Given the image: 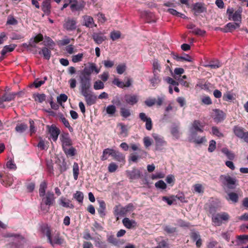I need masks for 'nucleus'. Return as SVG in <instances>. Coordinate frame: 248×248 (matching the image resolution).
Masks as SVG:
<instances>
[{
  "label": "nucleus",
  "mask_w": 248,
  "mask_h": 248,
  "mask_svg": "<svg viewBox=\"0 0 248 248\" xmlns=\"http://www.w3.org/2000/svg\"><path fill=\"white\" fill-rule=\"evenodd\" d=\"M42 202L40 203L41 210L44 213L48 212L50 207L55 202V197L52 192L47 191L46 195L41 197Z\"/></svg>",
  "instance_id": "f257e3e1"
},
{
  "label": "nucleus",
  "mask_w": 248,
  "mask_h": 248,
  "mask_svg": "<svg viewBox=\"0 0 248 248\" xmlns=\"http://www.w3.org/2000/svg\"><path fill=\"white\" fill-rule=\"evenodd\" d=\"M219 180L223 186L229 189H234L237 186V180L235 177H232L229 175H221Z\"/></svg>",
  "instance_id": "f03ea898"
},
{
  "label": "nucleus",
  "mask_w": 248,
  "mask_h": 248,
  "mask_svg": "<svg viewBox=\"0 0 248 248\" xmlns=\"http://www.w3.org/2000/svg\"><path fill=\"white\" fill-rule=\"evenodd\" d=\"M100 69L98 68L95 63L93 62L89 63L88 66L84 68L81 71L80 76H84L86 78H91V75L94 72L96 74H98Z\"/></svg>",
  "instance_id": "7ed1b4c3"
},
{
  "label": "nucleus",
  "mask_w": 248,
  "mask_h": 248,
  "mask_svg": "<svg viewBox=\"0 0 248 248\" xmlns=\"http://www.w3.org/2000/svg\"><path fill=\"white\" fill-rule=\"evenodd\" d=\"M91 78H86L84 76H79L80 91L81 93L88 92L90 89L91 83Z\"/></svg>",
  "instance_id": "20e7f679"
},
{
  "label": "nucleus",
  "mask_w": 248,
  "mask_h": 248,
  "mask_svg": "<svg viewBox=\"0 0 248 248\" xmlns=\"http://www.w3.org/2000/svg\"><path fill=\"white\" fill-rule=\"evenodd\" d=\"M229 219V215L226 212L217 214L212 217V221L215 226H220L223 221H227Z\"/></svg>",
  "instance_id": "39448f33"
},
{
  "label": "nucleus",
  "mask_w": 248,
  "mask_h": 248,
  "mask_svg": "<svg viewBox=\"0 0 248 248\" xmlns=\"http://www.w3.org/2000/svg\"><path fill=\"white\" fill-rule=\"evenodd\" d=\"M47 240L52 247H54L55 245H62L65 243L64 239L60 236L59 233H56L52 236H51Z\"/></svg>",
  "instance_id": "423d86ee"
},
{
  "label": "nucleus",
  "mask_w": 248,
  "mask_h": 248,
  "mask_svg": "<svg viewBox=\"0 0 248 248\" xmlns=\"http://www.w3.org/2000/svg\"><path fill=\"white\" fill-rule=\"evenodd\" d=\"M81 94L84 97L87 105L91 106L96 103L97 97L92 92L89 93L87 92Z\"/></svg>",
  "instance_id": "0eeeda50"
},
{
  "label": "nucleus",
  "mask_w": 248,
  "mask_h": 248,
  "mask_svg": "<svg viewBox=\"0 0 248 248\" xmlns=\"http://www.w3.org/2000/svg\"><path fill=\"white\" fill-rule=\"evenodd\" d=\"M92 38L95 44L100 45L107 39L104 33L101 31L94 32L92 34Z\"/></svg>",
  "instance_id": "6e6552de"
},
{
  "label": "nucleus",
  "mask_w": 248,
  "mask_h": 248,
  "mask_svg": "<svg viewBox=\"0 0 248 248\" xmlns=\"http://www.w3.org/2000/svg\"><path fill=\"white\" fill-rule=\"evenodd\" d=\"M203 125L202 124L199 120H195L191 126L190 128V132H192V136H194V132H199L200 133L203 132Z\"/></svg>",
  "instance_id": "1a4fd4ad"
},
{
  "label": "nucleus",
  "mask_w": 248,
  "mask_h": 248,
  "mask_svg": "<svg viewBox=\"0 0 248 248\" xmlns=\"http://www.w3.org/2000/svg\"><path fill=\"white\" fill-rule=\"evenodd\" d=\"M46 127L52 140L54 141H56L60 133V130L55 125L53 124L50 126L47 125Z\"/></svg>",
  "instance_id": "9d476101"
},
{
  "label": "nucleus",
  "mask_w": 248,
  "mask_h": 248,
  "mask_svg": "<svg viewBox=\"0 0 248 248\" xmlns=\"http://www.w3.org/2000/svg\"><path fill=\"white\" fill-rule=\"evenodd\" d=\"M198 132H194V136H192V132H190L189 135V140L190 142H194L197 144H200L206 141L205 137H200L198 136Z\"/></svg>",
  "instance_id": "9b49d317"
},
{
  "label": "nucleus",
  "mask_w": 248,
  "mask_h": 248,
  "mask_svg": "<svg viewBox=\"0 0 248 248\" xmlns=\"http://www.w3.org/2000/svg\"><path fill=\"white\" fill-rule=\"evenodd\" d=\"M77 22L75 20L71 18H67L65 20L63 24V28L67 31H72L76 29Z\"/></svg>",
  "instance_id": "f8f14e48"
},
{
  "label": "nucleus",
  "mask_w": 248,
  "mask_h": 248,
  "mask_svg": "<svg viewBox=\"0 0 248 248\" xmlns=\"http://www.w3.org/2000/svg\"><path fill=\"white\" fill-rule=\"evenodd\" d=\"M139 117L140 120L145 122V127L148 130H151L152 128V122L151 118L148 117L145 113L141 112L139 114Z\"/></svg>",
  "instance_id": "ddd939ff"
},
{
  "label": "nucleus",
  "mask_w": 248,
  "mask_h": 248,
  "mask_svg": "<svg viewBox=\"0 0 248 248\" xmlns=\"http://www.w3.org/2000/svg\"><path fill=\"white\" fill-rule=\"evenodd\" d=\"M215 115L213 119L215 122L218 123L222 122L225 118L226 115L222 110L218 109L214 110Z\"/></svg>",
  "instance_id": "4468645a"
},
{
  "label": "nucleus",
  "mask_w": 248,
  "mask_h": 248,
  "mask_svg": "<svg viewBox=\"0 0 248 248\" xmlns=\"http://www.w3.org/2000/svg\"><path fill=\"white\" fill-rule=\"evenodd\" d=\"M152 136L155 140L156 150H160L162 146L166 144V142L161 136L157 134H153Z\"/></svg>",
  "instance_id": "2eb2a0df"
},
{
  "label": "nucleus",
  "mask_w": 248,
  "mask_h": 248,
  "mask_svg": "<svg viewBox=\"0 0 248 248\" xmlns=\"http://www.w3.org/2000/svg\"><path fill=\"white\" fill-rule=\"evenodd\" d=\"M72 2V0H70V2ZM85 5V2L83 0L78 2L77 0H74L70 5V8L72 11H80L83 9Z\"/></svg>",
  "instance_id": "dca6fc26"
},
{
  "label": "nucleus",
  "mask_w": 248,
  "mask_h": 248,
  "mask_svg": "<svg viewBox=\"0 0 248 248\" xmlns=\"http://www.w3.org/2000/svg\"><path fill=\"white\" fill-rule=\"evenodd\" d=\"M83 26L89 28L96 27L97 25L94 23L93 18L92 16L85 15L83 16Z\"/></svg>",
  "instance_id": "f3484780"
},
{
  "label": "nucleus",
  "mask_w": 248,
  "mask_h": 248,
  "mask_svg": "<svg viewBox=\"0 0 248 248\" xmlns=\"http://www.w3.org/2000/svg\"><path fill=\"white\" fill-rule=\"evenodd\" d=\"M126 174L130 179L134 180L140 178L141 171L138 169H133L131 170H127Z\"/></svg>",
  "instance_id": "a211bd4d"
},
{
  "label": "nucleus",
  "mask_w": 248,
  "mask_h": 248,
  "mask_svg": "<svg viewBox=\"0 0 248 248\" xmlns=\"http://www.w3.org/2000/svg\"><path fill=\"white\" fill-rule=\"evenodd\" d=\"M125 102L130 105L133 106L139 101V97L136 94H126L124 96Z\"/></svg>",
  "instance_id": "6ab92c4d"
},
{
  "label": "nucleus",
  "mask_w": 248,
  "mask_h": 248,
  "mask_svg": "<svg viewBox=\"0 0 248 248\" xmlns=\"http://www.w3.org/2000/svg\"><path fill=\"white\" fill-rule=\"evenodd\" d=\"M240 27L239 23H228L223 29H220V31L224 32H232L235 29Z\"/></svg>",
  "instance_id": "aec40b11"
},
{
  "label": "nucleus",
  "mask_w": 248,
  "mask_h": 248,
  "mask_svg": "<svg viewBox=\"0 0 248 248\" xmlns=\"http://www.w3.org/2000/svg\"><path fill=\"white\" fill-rule=\"evenodd\" d=\"M61 140L62 143V149L71 146L72 144L71 139L69 137L68 134H62L61 137Z\"/></svg>",
  "instance_id": "412c9836"
},
{
  "label": "nucleus",
  "mask_w": 248,
  "mask_h": 248,
  "mask_svg": "<svg viewBox=\"0 0 248 248\" xmlns=\"http://www.w3.org/2000/svg\"><path fill=\"white\" fill-rule=\"evenodd\" d=\"M243 9L241 7H239L237 10H236L231 16V19L236 22H238L239 24L241 22L242 17L241 15Z\"/></svg>",
  "instance_id": "4be33fe9"
},
{
  "label": "nucleus",
  "mask_w": 248,
  "mask_h": 248,
  "mask_svg": "<svg viewBox=\"0 0 248 248\" xmlns=\"http://www.w3.org/2000/svg\"><path fill=\"white\" fill-rule=\"evenodd\" d=\"M59 203L63 207L69 208L70 209L74 208V205L71 203V201L63 197H62L60 199Z\"/></svg>",
  "instance_id": "5701e85b"
},
{
  "label": "nucleus",
  "mask_w": 248,
  "mask_h": 248,
  "mask_svg": "<svg viewBox=\"0 0 248 248\" xmlns=\"http://www.w3.org/2000/svg\"><path fill=\"white\" fill-rule=\"evenodd\" d=\"M114 214L118 219L120 217L125 216L126 213L124 207L121 205H117L114 208Z\"/></svg>",
  "instance_id": "b1692460"
},
{
  "label": "nucleus",
  "mask_w": 248,
  "mask_h": 248,
  "mask_svg": "<svg viewBox=\"0 0 248 248\" xmlns=\"http://www.w3.org/2000/svg\"><path fill=\"white\" fill-rule=\"evenodd\" d=\"M2 236L4 238H10L12 240L19 242L20 239H23V237L19 234L7 232L2 234Z\"/></svg>",
  "instance_id": "393cba45"
},
{
  "label": "nucleus",
  "mask_w": 248,
  "mask_h": 248,
  "mask_svg": "<svg viewBox=\"0 0 248 248\" xmlns=\"http://www.w3.org/2000/svg\"><path fill=\"white\" fill-rule=\"evenodd\" d=\"M99 207L97 210L98 212L101 217H104L106 215V203L103 200H97Z\"/></svg>",
  "instance_id": "a878e982"
},
{
  "label": "nucleus",
  "mask_w": 248,
  "mask_h": 248,
  "mask_svg": "<svg viewBox=\"0 0 248 248\" xmlns=\"http://www.w3.org/2000/svg\"><path fill=\"white\" fill-rule=\"evenodd\" d=\"M112 157L113 159L118 162L123 164L125 163V156L119 151L115 150Z\"/></svg>",
  "instance_id": "bb28decb"
},
{
  "label": "nucleus",
  "mask_w": 248,
  "mask_h": 248,
  "mask_svg": "<svg viewBox=\"0 0 248 248\" xmlns=\"http://www.w3.org/2000/svg\"><path fill=\"white\" fill-rule=\"evenodd\" d=\"M18 93H4L1 97L2 100L5 102H10L15 99Z\"/></svg>",
  "instance_id": "cd10ccee"
},
{
  "label": "nucleus",
  "mask_w": 248,
  "mask_h": 248,
  "mask_svg": "<svg viewBox=\"0 0 248 248\" xmlns=\"http://www.w3.org/2000/svg\"><path fill=\"white\" fill-rule=\"evenodd\" d=\"M232 131L234 135L239 139L246 130L242 126L235 125L233 127Z\"/></svg>",
  "instance_id": "c85d7f7f"
},
{
  "label": "nucleus",
  "mask_w": 248,
  "mask_h": 248,
  "mask_svg": "<svg viewBox=\"0 0 248 248\" xmlns=\"http://www.w3.org/2000/svg\"><path fill=\"white\" fill-rule=\"evenodd\" d=\"M124 225L128 229H131L137 225L136 222L134 220H130L127 217H125L123 219Z\"/></svg>",
  "instance_id": "c756f323"
},
{
  "label": "nucleus",
  "mask_w": 248,
  "mask_h": 248,
  "mask_svg": "<svg viewBox=\"0 0 248 248\" xmlns=\"http://www.w3.org/2000/svg\"><path fill=\"white\" fill-rule=\"evenodd\" d=\"M51 0H44L42 5V11L46 15H48L50 12Z\"/></svg>",
  "instance_id": "7c9ffc66"
},
{
  "label": "nucleus",
  "mask_w": 248,
  "mask_h": 248,
  "mask_svg": "<svg viewBox=\"0 0 248 248\" xmlns=\"http://www.w3.org/2000/svg\"><path fill=\"white\" fill-rule=\"evenodd\" d=\"M115 150L112 148H106L103 151V154L101 156V159L103 161L106 160L108 158V156H112Z\"/></svg>",
  "instance_id": "2f4dec72"
},
{
  "label": "nucleus",
  "mask_w": 248,
  "mask_h": 248,
  "mask_svg": "<svg viewBox=\"0 0 248 248\" xmlns=\"http://www.w3.org/2000/svg\"><path fill=\"white\" fill-rule=\"evenodd\" d=\"M173 58L177 61L183 62L186 61L191 62L192 61V58L188 54H185L182 56H179L178 55H173Z\"/></svg>",
  "instance_id": "473e14b6"
},
{
  "label": "nucleus",
  "mask_w": 248,
  "mask_h": 248,
  "mask_svg": "<svg viewBox=\"0 0 248 248\" xmlns=\"http://www.w3.org/2000/svg\"><path fill=\"white\" fill-rule=\"evenodd\" d=\"M16 46V45L15 44L5 46L1 51L2 56H4L7 52H12Z\"/></svg>",
  "instance_id": "72a5a7b5"
},
{
  "label": "nucleus",
  "mask_w": 248,
  "mask_h": 248,
  "mask_svg": "<svg viewBox=\"0 0 248 248\" xmlns=\"http://www.w3.org/2000/svg\"><path fill=\"white\" fill-rule=\"evenodd\" d=\"M28 128L27 124L24 123L18 124L15 127L16 131L19 134L23 133Z\"/></svg>",
  "instance_id": "f704fd0d"
},
{
  "label": "nucleus",
  "mask_w": 248,
  "mask_h": 248,
  "mask_svg": "<svg viewBox=\"0 0 248 248\" xmlns=\"http://www.w3.org/2000/svg\"><path fill=\"white\" fill-rule=\"evenodd\" d=\"M59 117L60 120L63 124V125L68 129L70 132H72L73 131V128L70 126L68 121L64 117L63 115L61 114L59 115Z\"/></svg>",
  "instance_id": "c9c22d12"
},
{
  "label": "nucleus",
  "mask_w": 248,
  "mask_h": 248,
  "mask_svg": "<svg viewBox=\"0 0 248 248\" xmlns=\"http://www.w3.org/2000/svg\"><path fill=\"white\" fill-rule=\"evenodd\" d=\"M41 230L43 233L46 234L47 238V240L50 238L51 236V233L50 227L48 225L44 224L41 226Z\"/></svg>",
  "instance_id": "e433bc0d"
},
{
  "label": "nucleus",
  "mask_w": 248,
  "mask_h": 248,
  "mask_svg": "<svg viewBox=\"0 0 248 248\" xmlns=\"http://www.w3.org/2000/svg\"><path fill=\"white\" fill-rule=\"evenodd\" d=\"M73 198L75 199L79 203L82 204L83 202L84 195L80 191H77L73 195Z\"/></svg>",
  "instance_id": "4c0bfd02"
},
{
  "label": "nucleus",
  "mask_w": 248,
  "mask_h": 248,
  "mask_svg": "<svg viewBox=\"0 0 248 248\" xmlns=\"http://www.w3.org/2000/svg\"><path fill=\"white\" fill-rule=\"evenodd\" d=\"M39 54H42L46 60H49L51 57V51L47 48L43 47L42 50L39 52Z\"/></svg>",
  "instance_id": "58836bf2"
},
{
  "label": "nucleus",
  "mask_w": 248,
  "mask_h": 248,
  "mask_svg": "<svg viewBox=\"0 0 248 248\" xmlns=\"http://www.w3.org/2000/svg\"><path fill=\"white\" fill-rule=\"evenodd\" d=\"M47 188V183L46 181L42 182L40 185L39 189V196L40 197H43L46 195V189Z\"/></svg>",
  "instance_id": "ea45409f"
},
{
  "label": "nucleus",
  "mask_w": 248,
  "mask_h": 248,
  "mask_svg": "<svg viewBox=\"0 0 248 248\" xmlns=\"http://www.w3.org/2000/svg\"><path fill=\"white\" fill-rule=\"evenodd\" d=\"M193 10L198 14L203 13L205 11L203 4L202 3L197 2L193 5Z\"/></svg>",
  "instance_id": "a19ab883"
},
{
  "label": "nucleus",
  "mask_w": 248,
  "mask_h": 248,
  "mask_svg": "<svg viewBox=\"0 0 248 248\" xmlns=\"http://www.w3.org/2000/svg\"><path fill=\"white\" fill-rule=\"evenodd\" d=\"M95 247L98 248H109L106 242H103L97 237L94 239Z\"/></svg>",
  "instance_id": "79ce46f5"
},
{
  "label": "nucleus",
  "mask_w": 248,
  "mask_h": 248,
  "mask_svg": "<svg viewBox=\"0 0 248 248\" xmlns=\"http://www.w3.org/2000/svg\"><path fill=\"white\" fill-rule=\"evenodd\" d=\"M62 149L64 153L67 156H73L76 155V150L71 146L69 148L66 147Z\"/></svg>",
  "instance_id": "37998d69"
},
{
  "label": "nucleus",
  "mask_w": 248,
  "mask_h": 248,
  "mask_svg": "<svg viewBox=\"0 0 248 248\" xmlns=\"http://www.w3.org/2000/svg\"><path fill=\"white\" fill-rule=\"evenodd\" d=\"M153 74H158L161 71L160 65L157 59H155L153 62Z\"/></svg>",
  "instance_id": "c03bdc74"
},
{
  "label": "nucleus",
  "mask_w": 248,
  "mask_h": 248,
  "mask_svg": "<svg viewBox=\"0 0 248 248\" xmlns=\"http://www.w3.org/2000/svg\"><path fill=\"white\" fill-rule=\"evenodd\" d=\"M228 197L226 199L228 201H231L234 203H236L238 201V195L237 193L233 192H230L228 194Z\"/></svg>",
  "instance_id": "a18cd8bd"
},
{
  "label": "nucleus",
  "mask_w": 248,
  "mask_h": 248,
  "mask_svg": "<svg viewBox=\"0 0 248 248\" xmlns=\"http://www.w3.org/2000/svg\"><path fill=\"white\" fill-rule=\"evenodd\" d=\"M221 151L224 155H225L229 160H232L234 159L235 157L234 154L230 151L228 148H223L222 149Z\"/></svg>",
  "instance_id": "49530a36"
},
{
  "label": "nucleus",
  "mask_w": 248,
  "mask_h": 248,
  "mask_svg": "<svg viewBox=\"0 0 248 248\" xmlns=\"http://www.w3.org/2000/svg\"><path fill=\"white\" fill-rule=\"evenodd\" d=\"M161 81V79L157 74H154L153 78L150 79V82L153 87H156Z\"/></svg>",
  "instance_id": "de8ad7c7"
},
{
  "label": "nucleus",
  "mask_w": 248,
  "mask_h": 248,
  "mask_svg": "<svg viewBox=\"0 0 248 248\" xmlns=\"http://www.w3.org/2000/svg\"><path fill=\"white\" fill-rule=\"evenodd\" d=\"M73 172L74 178L75 180H77L79 174V166L78 164L76 162L74 163L73 165Z\"/></svg>",
  "instance_id": "09e8293b"
},
{
  "label": "nucleus",
  "mask_w": 248,
  "mask_h": 248,
  "mask_svg": "<svg viewBox=\"0 0 248 248\" xmlns=\"http://www.w3.org/2000/svg\"><path fill=\"white\" fill-rule=\"evenodd\" d=\"M35 101L38 102L39 103H42L46 100V96L45 94L37 93L33 95Z\"/></svg>",
  "instance_id": "8fccbe9b"
},
{
  "label": "nucleus",
  "mask_w": 248,
  "mask_h": 248,
  "mask_svg": "<svg viewBox=\"0 0 248 248\" xmlns=\"http://www.w3.org/2000/svg\"><path fill=\"white\" fill-rule=\"evenodd\" d=\"M68 96L64 93H61L57 97V102L59 104L62 105V103L66 102Z\"/></svg>",
  "instance_id": "3c124183"
},
{
  "label": "nucleus",
  "mask_w": 248,
  "mask_h": 248,
  "mask_svg": "<svg viewBox=\"0 0 248 248\" xmlns=\"http://www.w3.org/2000/svg\"><path fill=\"white\" fill-rule=\"evenodd\" d=\"M126 69V66L125 63H121L119 65L116 67V71L118 74L122 75L123 74Z\"/></svg>",
  "instance_id": "603ef678"
},
{
  "label": "nucleus",
  "mask_w": 248,
  "mask_h": 248,
  "mask_svg": "<svg viewBox=\"0 0 248 248\" xmlns=\"http://www.w3.org/2000/svg\"><path fill=\"white\" fill-rule=\"evenodd\" d=\"M121 115L124 118H126L131 115L130 110L125 108L122 107L121 108Z\"/></svg>",
  "instance_id": "864d4df0"
},
{
  "label": "nucleus",
  "mask_w": 248,
  "mask_h": 248,
  "mask_svg": "<svg viewBox=\"0 0 248 248\" xmlns=\"http://www.w3.org/2000/svg\"><path fill=\"white\" fill-rule=\"evenodd\" d=\"M212 134L218 138L224 137L223 134L219 131V129L217 126L212 127Z\"/></svg>",
  "instance_id": "5fc2aeb1"
},
{
  "label": "nucleus",
  "mask_w": 248,
  "mask_h": 248,
  "mask_svg": "<svg viewBox=\"0 0 248 248\" xmlns=\"http://www.w3.org/2000/svg\"><path fill=\"white\" fill-rule=\"evenodd\" d=\"M121 33L119 31H112L110 33V38L112 41H115L120 38Z\"/></svg>",
  "instance_id": "6e6d98bb"
},
{
  "label": "nucleus",
  "mask_w": 248,
  "mask_h": 248,
  "mask_svg": "<svg viewBox=\"0 0 248 248\" xmlns=\"http://www.w3.org/2000/svg\"><path fill=\"white\" fill-rule=\"evenodd\" d=\"M104 88V84L101 80H97L94 82L93 89L95 90L103 89Z\"/></svg>",
  "instance_id": "4d7b16f0"
},
{
  "label": "nucleus",
  "mask_w": 248,
  "mask_h": 248,
  "mask_svg": "<svg viewBox=\"0 0 248 248\" xmlns=\"http://www.w3.org/2000/svg\"><path fill=\"white\" fill-rule=\"evenodd\" d=\"M112 83L119 88L122 89L124 88V82L122 81H121L118 78H114L112 81Z\"/></svg>",
  "instance_id": "13d9d810"
},
{
  "label": "nucleus",
  "mask_w": 248,
  "mask_h": 248,
  "mask_svg": "<svg viewBox=\"0 0 248 248\" xmlns=\"http://www.w3.org/2000/svg\"><path fill=\"white\" fill-rule=\"evenodd\" d=\"M116 111V107L113 105H108L106 108V112L109 115H113L115 113Z\"/></svg>",
  "instance_id": "bf43d9fd"
},
{
  "label": "nucleus",
  "mask_w": 248,
  "mask_h": 248,
  "mask_svg": "<svg viewBox=\"0 0 248 248\" xmlns=\"http://www.w3.org/2000/svg\"><path fill=\"white\" fill-rule=\"evenodd\" d=\"M155 186L158 189H165L167 187V185L163 180H159L155 183Z\"/></svg>",
  "instance_id": "052dcab7"
},
{
  "label": "nucleus",
  "mask_w": 248,
  "mask_h": 248,
  "mask_svg": "<svg viewBox=\"0 0 248 248\" xmlns=\"http://www.w3.org/2000/svg\"><path fill=\"white\" fill-rule=\"evenodd\" d=\"M102 63L106 68H112L114 65V62L110 60H106L102 62Z\"/></svg>",
  "instance_id": "680f3d73"
},
{
  "label": "nucleus",
  "mask_w": 248,
  "mask_h": 248,
  "mask_svg": "<svg viewBox=\"0 0 248 248\" xmlns=\"http://www.w3.org/2000/svg\"><path fill=\"white\" fill-rule=\"evenodd\" d=\"M83 57V53H78L72 56V62H78L82 61Z\"/></svg>",
  "instance_id": "e2e57ef3"
},
{
  "label": "nucleus",
  "mask_w": 248,
  "mask_h": 248,
  "mask_svg": "<svg viewBox=\"0 0 248 248\" xmlns=\"http://www.w3.org/2000/svg\"><path fill=\"white\" fill-rule=\"evenodd\" d=\"M194 190L198 193H202L203 192V188L201 184H197L194 186Z\"/></svg>",
  "instance_id": "0e129e2a"
},
{
  "label": "nucleus",
  "mask_w": 248,
  "mask_h": 248,
  "mask_svg": "<svg viewBox=\"0 0 248 248\" xmlns=\"http://www.w3.org/2000/svg\"><path fill=\"white\" fill-rule=\"evenodd\" d=\"M216 148V142L214 140H211L210 141L209 147L208 150L209 152L212 153L215 151Z\"/></svg>",
  "instance_id": "69168bd1"
},
{
  "label": "nucleus",
  "mask_w": 248,
  "mask_h": 248,
  "mask_svg": "<svg viewBox=\"0 0 248 248\" xmlns=\"http://www.w3.org/2000/svg\"><path fill=\"white\" fill-rule=\"evenodd\" d=\"M118 169V166L114 162L110 163L108 166V170L109 172H114Z\"/></svg>",
  "instance_id": "338daca9"
},
{
  "label": "nucleus",
  "mask_w": 248,
  "mask_h": 248,
  "mask_svg": "<svg viewBox=\"0 0 248 248\" xmlns=\"http://www.w3.org/2000/svg\"><path fill=\"white\" fill-rule=\"evenodd\" d=\"M237 239L241 244H244L246 241H248V235H238Z\"/></svg>",
  "instance_id": "774afa93"
}]
</instances>
